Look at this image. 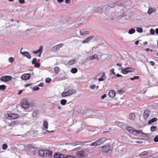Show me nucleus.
I'll list each match as a JSON object with an SVG mask.
<instances>
[{
    "label": "nucleus",
    "mask_w": 158,
    "mask_h": 158,
    "mask_svg": "<svg viewBox=\"0 0 158 158\" xmlns=\"http://www.w3.org/2000/svg\"><path fill=\"white\" fill-rule=\"evenodd\" d=\"M35 67H38L40 66V64L39 63H36L35 64Z\"/></svg>",
    "instance_id": "58"
},
{
    "label": "nucleus",
    "mask_w": 158,
    "mask_h": 158,
    "mask_svg": "<svg viewBox=\"0 0 158 158\" xmlns=\"http://www.w3.org/2000/svg\"><path fill=\"white\" fill-rule=\"evenodd\" d=\"M143 29L141 27L137 28L136 29V31L138 32L142 33L143 32Z\"/></svg>",
    "instance_id": "36"
},
{
    "label": "nucleus",
    "mask_w": 158,
    "mask_h": 158,
    "mask_svg": "<svg viewBox=\"0 0 158 158\" xmlns=\"http://www.w3.org/2000/svg\"><path fill=\"white\" fill-rule=\"evenodd\" d=\"M157 120V118H154L151 119L148 122V124H150L153 123L155 122Z\"/></svg>",
    "instance_id": "24"
},
{
    "label": "nucleus",
    "mask_w": 158,
    "mask_h": 158,
    "mask_svg": "<svg viewBox=\"0 0 158 158\" xmlns=\"http://www.w3.org/2000/svg\"><path fill=\"white\" fill-rule=\"evenodd\" d=\"M8 147V146L7 144H4L2 146V148L3 150H6L7 149Z\"/></svg>",
    "instance_id": "39"
},
{
    "label": "nucleus",
    "mask_w": 158,
    "mask_h": 158,
    "mask_svg": "<svg viewBox=\"0 0 158 158\" xmlns=\"http://www.w3.org/2000/svg\"><path fill=\"white\" fill-rule=\"evenodd\" d=\"M43 132L44 133H52L53 132V131H49L46 130H44L43 131Z\"/></svg>",
    "instance_id": "35"
},
{
    "label": "nucleus",
    "mask_w": 158,
    "mask_h": 158,
    "mask_svg": "<svg viewBox=\"0 0 158 158\" xmlns=\"http://www.w3.org/2000/svg\"><path fill=\"white\" fill-rule=\"evenodd\" d=\"M80 33L81 35L83 36H85L89 34V31L81 30L80 31Z\"/></svg>",
    "instance_id": "21"
},
{
    "label": "nucleus",
    "mask_w": 158,
    "mask_h": 158,
    "mask_svg": "<svg viewBox=\"0 0 158 158\" xmlns=\"http://www.w3.org/2000/svg\"><path fill=\"white\" fill-rule=\"evenodd\" d=\"M123 16L121 15L118 16H114L113 17L110 18H107V19L108 20H118V19H121Z\"/></svg>",
    "instance_id": "15"
},
{
    "label": "nucleus",
    "mask_w": 158,
    "mask_h": 158,
    "mask_svg": "<svg viewBox=\"0 0 158 158\" xmlns=\"http://www.w3.org/2000/svg\"><path fill=\"white\" fill-rule=\"evenodd\" d=\"M135 118V115L133 113H131L129 115V118L131 119H133Z\"/></svg>",
    "instance_id": "33"
},
{
    "label": "nucleus",
    "mask_w": 158,
    "mask_h": 158,
    "mask_svg": "<svg viewBox=\"0 0 158 158\" xmlns=\"http://www.w3.org/2000/svg\"><path fill=\"white\" fill-rule=\"evenodd\" d=\"M61 96L62 97H65L66 96H68L69 95H68L67 92H63V93H62L61 94Z\"/></svg>",
    "instance_id": "34"
},
{
    "label": "nucleus",
    "mask_w": 158,
    "mask_h": 158,
    "mask_svg": "<svg viewBox=\"0 0 158 158\" xmlns=\"http://www.w3.org/2000/svg\"><path fill=\"white\" fill-rule=\"evenodd\" d=\"M43 86V84L42 83H40L39 85L38 86L42 87Z\"/></svg>",
    "instance_id": "61"
},
{
    "label": "nucleus",
    "mask_w": 158,
    "mask_h": 158,
    "mask_svg": "<svg viewBox=\"0 0 158 158\" xmlns=\"http://www.w3.org/2000/svg\"><path fill=\"white\" fill-rule=\"evenodd\" d=\"M149 63L152 66H154L155 64V63L153 61H150Z\"/></svg>",
    "instance_id": "52"
},
{
    "label": "nucleus",
    "mask_w": 158,
    "mask_h": 158,
    "mask_svg": "<svg viewBox=\"0 0 158 158\" xmlns=\"http://www.w3.org/2000/svg\"><path fill=\"white\" fill-rule=\"evenodd\" d=\"M77 69L76 68H73L71 70V72L73 73H77Z\"/></svg>",
    "instance_id": "29"
},
{
    "label": "nucleus",
    "mask_w": 158,
    "mask_h": 158,
    "mask_svg": "<svg viewBox=\"0 0 158 158\" xmlns=\"http://www.w3.org/2000/svg\"><path fill=\"white\" fill-rule=\"evenodd\" d=\"M95 10L97 12L101 13L102 11V8L101 7H99L97 8Z\"/></svg>",
    "instance_id": "28"
},
{
    "label": "nucleus",
    "mask_w": 158,
    "mask_h": 158,
    "mask_svg": "<svg viewBox=\"0 0 158 158\" xmlns=\"http://www.w3.org/2000/svg\"><path fill=\"white\" fill-rule=\"evenodd\" d=\"M14 60V59L12 57H10L9 58V61L10 62L12 63V62Z\"/></svg>",
    "instance_id": "47"
},
{
    "label": "nucleus",
    "mask_w": 158,
    "mask_h": 158,
    "mask_svg": "<svg viewBox=\"0 0 158 158\" xmlns=\"http://www.w3.org/2000/svg\"><path fill=\"white\" fill-rule=\"evenodd\" d=\"M18 115L15 114H6V117L9 119H15L18 117Z\"/></svg>",
    "instance_id": "6"
},
{
    "label": "nucleus",
    "mask_w": 158,
    "mask_h": 158,
    "mask_svg": "<svg viewBox=\"0 0 158 158\" xmlns=\"http://www.w3.org/2000/svg\"><path fill=\"white\" fill-rule=\"evenodd\" d=\"M19 2L21 4H23L24 3V0H19Z\"/></svg>",
    "instance_id": "55"
},
{
    "label": "nucleus",
    "mask_w": 158,
    "mask_h": 158,
    "mask_svg": "<svg viewBox=\"0 0 158 158\" xmlns=\"http://www.w3.org/2000/svg\"><path fill=\"white\" fill-rule=\"evenodd\" d=\"M54 158H63L64 157V155L60 153L57 152L53 155Z\"/></svg>",
    "instance_id": "14"
},
{
    "label": "nucleus",
    "mask_w": 158,
    "mask_h": 158,
    "mask_svg": "<svg viewBox=\"0 0 158 158\" xmlns=\"http://www.w3.org/2000/svg\"><path fill=\"white\" fill-rule=\"evenodd\" d=\"M104 80L101 77L99 78L98 80V81H104Z\"/></svg>",
    "instance_id": "60"
},
{
    "label": "nucleus",
    "mask_w": 158,
    "mask_h": 158,
    "mask_svg": "<svg viewBox=\"0 0 158 158\" xmlns=\"http://www.w3.org/2000/svg\"><path fill=\"white\" fill-rule=\"evenodd\" d=\"M77 155L80 157H82L85 155V152L83 151H79L77 152Z\"/></svg>",
    "instance_id": "18"
},
{
    "label": "nucleus",
    "mask_w": 158,
    "mask_h": 158,
    "mask_svg": "<svg viewBox=\"0 0 158 158\" xmlns=\"http://www.w3.org/2000/svg\"><path fill=\"white\" fill-rule=\"evenodd\" d=\"M155 32L157 34H158V28H156V29Z\"/></svg>",
    "instance_id": "64"
},
{
    "label": "nucleus",
    "mask_w": 158,
    "mask_h": 158,
    "mask_svg": "<svg viewBox=\"0 0 158 158\" xmlns=\"http://www.w3.org/2000/svg\"><path fill=\"white\" fill-rule=\"evenodd\" d=\"M6 88V86L5 85H0V90H4Z\"/></svg>",
    "instance_id": "37"
},
{
    "label": "nucleus",
    "mask_w": 158,
    "mask_h": 158,
    "mask_svg": "<svg viewBox=\"0 0 158 158\" xmlns=\"http://www.w3.org/2000/svg\"><path fill=\"white\" fill-rule=\"evenodd\" d=\"M38 153L40 156L44 157H45L47 156H51L52 154V152L49 150H40L38 151Z\"/></svg>",
    "instance_id": "2"
},
{
    "label": "nucleus",
    "mask_w": 158,
    "mask_h": 158,
    "mask_svg": "<svg viewBox=\"0 0 158 158\" xmlns=\"http://www.w3.org/2000/svg\"><path fill=\"white\" fill-rule=\"evenodd\" d=\"M156 11V9L155 8H152L150 7L149 8L148 10V13L149 14H151V13H154Z\"/></svg>",
    "instance_id": "17"
},
{
    "label": "nucleus",
    "mask_w": 158,
    "mask_h": 158,
    "mask_svg": "<svg viewBox=\"0 0 158 158\" xmlns=\"http://www.w3.org/2000/svg\"><path fill=\"white\" fill-rule=\"evenodd\" d=\"M122 73L124 74H127L128 72H132L134 71L133 68L131 67H127L124 69H121Z\"/></svg>",
    "instance_id": "7"
},
{
    "label": "nucleus",
    "mask_w": 158,
    "mask_h": 158,
    "mask_svg": "<svg viewBox=\"0 0 158 158\" xmlns=\"http://www.w3.org/2000/svg\"><path fill=\"white\" fill-rule=\"evenodd\" d=\"M37 59L36 58H34L32 60V63L33 64H35L36 63Z\"/></svg>",
    "instance_id": "45"
},
{
    "label": "nucleus",
    "mask_w": 158,
    "mask_h": 158,
    "mask_svg": "<svg viewBox=\"0 0 158 158\" xmlns=\"http://www.w3.org/2000/svg\"><path fill=\"white\" fill-rule=\"evenodd\" d=\"M39 89H40V88L38 86H36L32 88V90L33 91L38 90H39Z\"/></svg>",
    "instance_id": "40"
},
{
    "label": "nucleus",
    "mask_w": 158,
    "mask_h": 158,
    "mask_svg": "<svg viewBox=\"0 0 158 158\" xmlns=\"http://www.w3.org/2000/svg\"><path fill=\"white\" fill-rule=\"evenodd\" d=\"M54 72L55 73H58L59 71V68L58 67H55L54 69Z\"/></svg>",
    "instance_id": "32"
},
{
    "label": "nucleus",
    "mask_w": 158,
    "mask_h": 158,
    "mask_svg": "<svg viewBox=\"0 0 158 158\" xmlns=\"http://www.w3.org/2000/svg\"><path fill=\"white\" fill-rule=\"evenodd\" d=\"M22 92H23V91H22V90H20L19 91V93H18V95H20V94H21L22 93Z\"/></svg>",
    "instance_id": "62"
},
{
    "label": "nucleus",
    "mask_w": 158,
    "mask_h": 158,
    "mask_svg": "<svg viewBox=\"0 0 158 158\" xmlns=\"http://www.w3.org/2000/svg\"><path fill=\"white\" fill-rule=\"evenodd\" d=\"M93 37L92 36H89L86 38L85 40L82 41V43L83 44L85 43H87L89 41H90L93 38Z\"/></svg>",
    "instance_id": "19"
},
{
    "label": "nucleus",
    "mask_w": 158,
    "mask_h": 158,
    "mask_svg": "<svg viewBox=\"0 0 158 158\" xmlns=\"http://www.w3.org/2000/svg\"><path fill=\"white\" fill-rule=\"evenodd\" d=\"M136 143L141 144L143 143V142L142 141H136Z\"/></svg>",
    "instance_id": "53"
},
{
    "label": "nucleus",
    "mask_w": 158,
    "mask_h": 158,
    "mask_svg": "<svg viewBox=\"0 0 158 158\" xmlns=\"http://www.w3.org/2000/svg\"><path fill=\"white\" fill-rule=\"evenodd\" d=\"M153 140L155 142H158V135H156L154 138Z\"/></svg>",
    "instance_id": "44"
},
{
    "label": "nucleus",
    "mask_w": 158,
    "mask_h": 158,
    "mask_svg": "<svg viewBox=\"0 0 158 158\" xmlns=\"http://www.w3.org/2000/svg\"><path fill=\"white\" fill-rule=\"evenodd\" d=\"M122 65V63H118L116 64V65L120 67Z\"/></svg>",
    "instance_id": "59"
},
{
    "label": "nucleus",
    "mask_w": 158,
    "mask_h": 158,
    "mask_svg": "<svg viewBox=\"0 0 158 158\" xmlns=\"http://www.w3.org/2000/svg\"><path fill=\"white\" fill-rule=\"evenodd\" d=\"M75 60L74 59H71L69 60L68 62V64L69 65H72L75 63Z\"/></svg>",
    "instance_id": "23"
},
{
    "label": "nucleus",
    "mask_w": 158,
    "mask_h": 158,
    "mask_svg": "<svg viewBox=\"0 0 158 158\" xmlns=\"http://www.w3.org/2000/svg\"><path fill=\"white\" fill-rule=\"evenodd\" d=\"M69 96L72 95L76 92V90L74 89H70L67 91Z\"/></svg>",
    "instance_id": "20"
},
{
    "label": "nucleus",
    "mask_w": 158,
    "mask_h": 158,
    "mask_svg": "<svg viewBox=\"0 0 158 158\" xmlns=\"http://www.w3.org/2000/svg\"><path fill=\"white\" fill-rule=\"evenodd\" d=\"M65 2L67 4H69L70 2V0H65Z\"/></svg>",
    "instance_id": "57"
},
{
    "label": "nucleus",
    "mask_w": 158,
    "mask_h": 158,
    "mask_svg": "<svg viewBox=\"0 0 158 158\" xmlns=\"http://www.w3.org/2000/svg\"><path fill=\"white\" fill-rule=\"evenodd\" d=\"M135 32V29L131 28L128 31L129 34H131L134 33Z\"/></svg>",
    "instance_id": "26"
},
{
    "label": "nucleus",
    "mask_w": 158,
    "mask_h": 158,
    "mask_svg": "<svg viewBox=\"0 0 158 158\" xmlns=\"http://www.w3.org/2000/svg\"><path fill=\"white\" fill-rule=\"evenodd\" d=\"M115 95V91L113 90H110L109 91L108 93V95L111 98L114 97Z\"/></svg>",
    "instance_id": "16"
},
{
    "label": "nucleus",
    "mask_w": 158,
    "mask_h": 158,
    "mask_svg": "<svg viewBox=\"0 0 158 158\" xmlns=\"http://www.w3.org/2000/svg\"><path fill=\"white\" fill-rule=\"evenodd\" d=\"M127 130L133 134L135 135H137V134H139L140 136H146V134L143 133L142 131L137 130L131 127H127Z\"/></svg>",
    "instance_id": "1"
},
{
    "label": "nucleus",
    "mask_w": 158,
    "mask_h": 158,
    "mask_svg": "<svg viewBox=\"0 0 158 158\" xmlns=\"http://www.w3.org/2000/svg\"><path fill=\"white\" fill-rule=\"evenodd\" d=\"M43 125L45 128L47 129L48 128V122L46 121H44L43 122Z\"/></svg>",
    "instance_id": "25"
},
{
    "label": "nucleus",
    "mask_w": 158,
    "mask_h": 158,
    "mask_svg": "<svg viewBox=\"0 0 158 158\" xmlns=\"http://www.w3.org/2000/svg\"><path fill=\"white\" fill-rule=\"evenodd\" d=\"M11 149L12 150L16 149H17V147L15 146H12L10 147Z\"/></svg>",
    "instance_id": "56"
},
{
    "label": "nucleus",
    "mask_w": 158,
    "mask_h": 158,
    "mask_svg": "<svg viewBox=\"0 0 158 158\" xmlns=\"http://www.w3.org/2000/svg\"><path fill=\"white\" fill-rule=\"evenodd\" d=\"M64 45V44H60L53 47L52 49L53 51L56 52L59 50L60 48H62Z\"/></svg>",
    "instance_id": "9"
},
{
    "label": "nucleus",
    "mask_w": 158,
    "mask_h": 158,
    "mask_svg": "<svg viewBox=\"0 0 158 158\" xmlns=\"http://www.w3.org/2000/svg\"><path fill=\"white\" fill-rule=\"evenodd\" d=\"M156 127L155 126H152L151 127L150 129L152 131H155Z\"/></svg>",
    "instance_id": "43"
},
{
    "label": "nucleus",
    "mask_w": 158,
    "mask_h": 158,
    "mask_svg": "<svg viewBox=\"0 0 158 158\" xmlns=\"http://www.w3.org/2000/svg\"><path fill=\"white\" fill-rule=\"evenodd\" d=\"M97 57H98L97 55L96 54H94L92 56H90L89 57V60H92L94 59H97L98 60V59H97Z\"/></svg>",
    "instance_id": "22"
},
{
    "label": "nucleus",
    "mask_w": 158,
    "mask_h": 158,
    "mask_svg": "<svg viewBox=\"0 0 158 158\" xmlns=\"http://www.w3.org/2000/svg\"><path fill=\"white\" fill-rule=\"evenodd\" d=\"M100 150L102 152L106 153L111 150V148L108 145H104L100 147Z\"/></svg>",
    "instance_id": "5"
},
{
    "label": "nucleus",
    "mask_w": 158,
    "mask_h": 158,
    "mask_svg": "<svg viewBox=\"0 0 158 158\" xmlns=\"http://www.w3.org/2000/svg\"><path fill=\"white\" fill-rule=\"evenodd\" d=\"M12 77L10 76H4L0 78L1 81L3 82H6L10 80Z\"/></svg>",
    "instance_id": "8"
},
{
    "label": "nucleus",
    "mask_w": 158,
    "mask_h": 158,
    "mask_svg": "<svg viewBox=\"0 0 158 158\" xmlns=\"http://www.w3.org/2000/svg\"><path fill=\"white\" fill-rule=\"evenodd\" d=\"M116 76L117 77H122V75H120L119 74H117L116 75Z\"/></svg>",
    "instance_id": "63"
},
{
    "label": "nucleus",
    "mask_w": 158,
    "mask_h": 158,
    "mask_svg": "<svg viewBox=\"0 0 158 158\" xmlns=\"http://www.w3.org/2000/svg\"><path fill=\"white\" fill-rule=\"evenodd\" d=\"M77 144H78L77 143H70V145H73V146H75L76 145H77Z\"/></svg>",
    "instance_id": "49"
},
{
    "label": "nucleus",
    "mask_w": 158,
    "mask_h": 158,
    "mask_svg": "<svg viewBox=\"0 0 158 158\" xmlns=\"http://www.w3.org/2000/svg\"><path fill=\"white\" fill-rule=\"evenodd\" d=\"M23 48H22L20 49V53L23 55L24 56H26L28 59H30L31 58V56H30V54L29 52H22L21 51V50Z\"/></svg>",
    "instance_id": "12"
},
{
    "label": "nucleus",
    "mask_w": 158,
    "mask_h": 158,
    "mask_svg": "<svg viewBox=\"0 0 158 158\" xmlns=\"http://www.w3.org/2000/svg\"><path fill=\"white\" fill-rule=\"evenodd\" d=\"M106 140V139L105 137L102 138L90 144V146H95L100 145Z\"/></svg>",
    "instance_id": "3"
},
{
    "label": "nucleus",
    "mask_w": 158,
    "mask_h": 158,
    "mask_svg": "<svg viewBox=\"0 0 158 158\" xmlns=\"http://www.w3.org/2000/svg\"><path fill=\"white\" fill-rule=\"evenodd\" d=\"M22 107L25 109H27L29 107L28 101L27 99L23 100L21 103Z\"/></svg>",
    "instance_id": "4"
},
{
    "label": "nucleus",
    "mask_w": 158,
    "mask_h": 158,
    "mask_svg": "<svg viewBox=\"0 0 158 158\" xmlns=\"http://www.w3.org/2000/svg\"><path fill=\"white\" fill-rule=\"evenodd\" d=\"M96 87V85H93L90 86V89H94Z\"/></svg>",
    "instance_id": "48"
},
{
    "label": "nucleus",
    "mask_w": 158,
    "mask_h": 158,
    "mask_svg": "<svg viewBox=\"0 0 158 158\" xmlns=\"http://www.w3.org/2000/svg\"><path fill=\"white\" fill-rule=\"evenodd\" d=\"M30 77V74L29 73H26L23 74L21 76V79L24 80L29 79Z\"/></svg>",
    "instance_id": "13"
},
{
    "label": "nucleus",
    "mask_w": 158,
    "mask_h": 158,
    "mask_svg": "<svg viewBox=\"0 0 158 158\" xmlns=\"http://www.w3.org/2000/svg\"><path fill=\"white\" fill-rule=\"evenodd\" d=\"M101 77L104 79V80L106 79V77H105V72H103L102 73V75L101 76Z\"/></svg>",
    "instance_id": "46"
},
{
    "label": "nucleus",
    "mask_w": 158,
    "mask_h": 158,
    "mask_svg": "<svg viewBox=\"0 0 158 158\" xmlns=\"http://www.w3.org/2000/svg\"><path fill=\"white\" fill-rule=\"evenodd\" d=\"M148 152L147 151H144L142 152L141 153L139 154V156L140 157H142L143 156L146 155L148 154Z\"/></svg>",
    "instance_id": "27"
},
{
    "label": "nucleus",
    "mask_w": 158,
    "mask_h": 158,
    "mask_svg": "<svg viewBox=\"0 0 158 158\" xmlns=\"http://www.w3.org/2000/svg\"><path fill=\"white\" fill-rule=\"evenodd\" d=\"M39 113V111L37 110H35L33 111L32 114V116L33 117H35V116L37 114Z\"/></svg>",
    "instance_id": "30"
},
{
    "label": "nucleus",
    "mask_w": 158,
    "mask_h": 158,
    "mask_svg": "<svg viewBox=\"0 0 158 158\" xmlns=\"http://www.w3.org/2000/svg\"><path fill=\"white\" fill-rule=\"evenodd\" d=\"M139 78V77L138 76H134L133 77H131L130 78V80L131 81L134 80L135 79H138Z\"/></svg>",
    "instance_id": "38"
},
{
    "label": "nucleus",
    "mask_w": 158,
    "mask_h": 158,
    "mask_svg": "<svg viewBox=\"0 0 158 158\" xmlns=\"http://www.w3.org/2000/svg\"><path fill=\"white\" fill-rule=\"evenodd\" d=\"M64 158H74V156H67Z\"/></svg>",
    "instance_id": "50"
},
{
    "label": "nucleus",
    "mask_w": 158,
    "mask_h": 158,
    "mask_svg": "<svg viewBox=\"0 0 158 158\" xmlns=\"http://www.w3.org/2000/svg\"><path fill=\"white\" fill-rule=\"evenodd\" d=\"M110 72H111L114 75H115V73L114 72V69H112L110 70Z\"/></svg>",
    "instance_id": "51"
},
{
    "label": "nucleus",
    "mask_w": 158,
    "mask_h": 158,
    "mask_svg": "<svg viewBox=\"0 0 158 158\" xmlns=\"http://www.w3.org/2000/svg\"><path fill=\"white\" fill-rule=\"evenodd\" d=\"M106 94H104L101 97V99H104L105 98H106Z\"/></svg>",
    "instance_id": "54"
},
{
    "label": "nucleus",
    "mask_w": 158,
    "mask_h": 158,
    "mask_svg": "<svg viewBox=\"0 0 158 158\" xmlns=\"http://www.w3.org/2000/svg\"><path fill=\"white\" fill-rule=\"evenodd\" d=\"M67 102V101L65 99H63L60 101V103L62 105H64Z\"/></svg>",
    "instance_id": "31"
},
{
    "label": "nucleus",
    "mask_w": 158,
    "mask_h": 158,
    "mask_svg": "<svg viewBox=\"0 0 158 158\" xmlns=\"http://www.w3.org/2000/svg\"><path fill=\"white\" fill-rule=\"evenodd\" d=\"M43 47L42 45L40 46L39 49L36 51H33V53L34 54H36L39 53V56H40L43 52Z\"/></svg>",
    "instance_id": "11"
},
{
    "label": "nucleus",
    "mask_w": 158,
    "mask_h": 158,
    "mask_svg": "<svg viewBox=\"0 0 158 158\" xmlns=\"http://www.w3.org/2000/svg\"><path fill=\"white\" fill-rule=\"evenodd\" d=\"M51 81V78H47L45 79V82L46 83H49Z\"/></svg>",
    "instance_id": "42"
},
{
    "label": "nucleus",
    "mask_w": 158,
    "mask_h": 158,
    "mask_svg": "<svg viewBox=\"0 0 158 158\" xmlns=\"http://www.w3.org/2000/svg\"><path fill=\"white\" fill-rule=\"evenodd\" d=\"M151 112L150 111H149L148 110H145L144 111L143 115V118L144 119H147L148 118Z\"/></svg>",
    "instance_id": "10"
},
{
    "label": "nucleus",
    "mask_w": 158,
    "mask_h": 158,
    "mask_svg": "<svg viewBox=\"0 0 158 158\" xmlns=\"http://www.w3.org/2000/svg\"><path fill=\"white\" fill-rule=\"evenodd\" d=\"M150 33L152 35H153L155 33V31L152 28H151L150 30Z\"/></svg>",
    "instance_id": "41"
}]
</instances>
